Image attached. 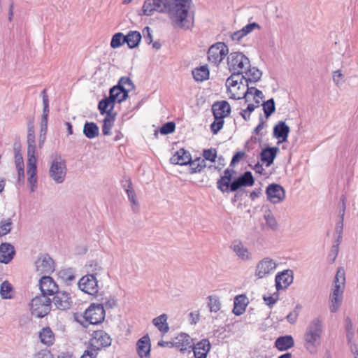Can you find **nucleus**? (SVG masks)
<instances>
[{
  "label": "nucleus",
  "mask_w": 358,
  "mask_h": 358,
  "mask_svg": "<svg viewBox=\"0 0 358 358\" xmlns=\"http://www.w3.org/2000/svg\"><path fill=\"white\" fill-rule=\"evenodd\" d=\"M166 16L174 28L191 29L194 24L192 0H171Z\"/></svg>",
  "instance_id": "obj_1"
},
{
  "label": "nucleus",
  "mask_w": 358,
  "mask_h": 358,
  "mask_svg": "<svg viewBox=\"0 0 358 358\" xmlns=\"http://www.w3.org/2000/svg\"><path fill=\"white\" fill-rule=\"evenodd\" d=\"M236 171L227 169L224 175L217 180V187L222 193L236 192L242 187H250L254 184L253 176L250 171L245 172L242 176L235 178Z\"/></svg>",
  "instance_id": "obj_2"
},
{
  "label": "nucleus",
  "mask_w": 358,
  "mask_h": 358,
  "mask_svg": "<svg viewBox=\"0 0 358 358\" xmlns=\"http://www.w3.org/2000/svg\"><path fill=\"white\" fill-rule=\"evenodd\" d=\"M27 182L31 192H34L37 187V158L36 157V142L34 131L32 128L28 129L27 134Z\"/></svg>",
  "instance_id": "obj_3"
},
{
  "label": "nucleus",
  "mask_w": 358,
  "mask_h": 358,
  "mask_svg": "<svg viewBox=\"0 0 358 358\" xmlns=\"http://www.w3.org/2000/svg\"><path fill=\"white\" fill-rule=\"evenodd\" d=\"M322 320L320 317L313 319L307 325L303 334V341L305 348L310 354L317 353L322 343Z\"/></svg>",
  "instance_id": "obj_4"
},
{
  "label": "nucleus",
  "mask_w": 358,
  "mask_h": 358,
  "mask_svg": "<svg viewBox=\"0 0 358 358\" xmlns=\"http://www.w3.org/2000/svg\"><path fill=\"white\" fill-rule=\"evenodd\" d=\"M128 91L120 86H114L110 90L109 97L102 99L99 103V110L101 114L106 111H113L115 103H121L128 96Z\"/></svg>",
  "instance_id": "obj_5"
},
{
  "label": "nucleus",
  "mask_w": 358,
  "mask_h": 358,
  "mask_svg": "<svg viewBox=\"0 0 358 358\" xmlns=\"http://www.w3.org/2000/svg\"><path fill=\"white\" fill-rule=\"evenodd\" d=\"M49 176L58 184L62 183L66 175V165L65 160L57 152L52 153L49 162Z\"/></svg>",
  "instance_id": "obj_6"
},
{
  "label": "nucleus",
  "mask_w": 358,
  "mask_h": 358,
  "mask_svg": "<svg viewBox=\"0 0 358 358\" xmlns=\"http://www.w3.org/2000/svg\"><path fill=\"white\" fill-rule=\"evenodd\" d=\"M227 66L230 72L243 74L250 67L249 59L240 52H233L227 57Z\"/></svg>",
  "instance_id": "obj_7"
},
{
  "label": "nucleus",
  "mask_w": 358,
  "mask_h": 358,
  "mask_svg": "<svg viewBox=\"0 0 358 358\" xmlns=\"http://www.w3.org/2000/svg\"><path fill=\"white\" fill-rule=\"evenodd\" d=\"M102 305L92 304L84 313L81 324L87 327L89 324H98L101 323L105 318V310Z\"/></svg>",
  "instance_id": "obj_8"
},
{
  "label": "nucleus",
  "mask_w": 358,
  "mask_h": 358,
  "mask_svg": "<svg viewBox=\"0 0 358 358\" xmlns=\"http://www.w3.org/2000/svg\"><path fill=\"white\" fill-rule=\"evenodd\" d=\"M31 314L36 317H43L51 309L50 299L44 295L36 296L30 303Z\"/></svg>",
  "instance_id": "obj_9"
},
{
  "label": "nucleus",
  "mask_w": 358,
  "mask_h": 358,
  "mask_svg": "<svg viewBox=\"0 0 358 358\" xmlns=\"http://www.w3.org/2000/svg\"><path fill=\"white\" fill-rule=\"evenodd\" d=\"M277 262L271 257H264L259 260L256 266L255 275L262 279L273 274L277 268Z\"/></svg>",
  "instance_id": "obj_10"
},
{
  "label": "nucleus",
  "mask_w": 358,
  "mask_h": 358,
  "mask_svg": "<svg viewBox=\"0 0 358 358\" xmlns=\"http://www.w3.org/2000/svg\"><path fill=\"white\" fill-rule=\"evenodd\" d=\"M229 53V48L225 43L217 42L212 45L208 51V59L214 65H219Z\"/></svg>",
  "instance_id": "obj_11"
},
{
  "label": "nucleus",
  "mask_w": 358,
  "mask_h": 358,
  "mask_svg": "<svg viewBox=\"0 0 358 358\" xmlns=\"http://www.w3.org/2000/svg\"><path fill=\"white\" fill-rule=\"evenodd\" d=\"M171 0H145L143 6V15H152L155 12L166 15Z\"/></svg>",
  "instance_id": "obj_12"
},
{
  "label": "nucleus",
  "mask_w": 358,
  "mask_h": 358,
  "mask_svg": "<svg viewBox=\"0 0 358 358\" xmlns=\"http://www.w3.org/2000/svg\"><path fill=\"white\" fill-rule=\"evenodd\" d=\"M241 82H244L243 74L231 73V75L227 78L226 86L227 87L229 96L231 99H242L243 92H238L236 90V86L241 84Z\"/></svg>",
  "instance_id": "obj_13"
},
{
  "label": "nucleus",
  "mask_w": 358,
  "mask_h": 358,
  "mask_svg": "<svg viewBox=\"0 0 358 358\" xmlns=\"http://www.w3.org/2000/svg\"><path fill=\"white\" fill-rule=\"evenodd\" d=\"M267 199L273 204L282 202L285 199V191L284 188L275 183L269 185L266 189Z\"/></svg>",
  "instance_id": "obj_14"
},
{
  "label": "nucleus",
  "mask_w": 358,
  "mask_h": 358,
  "mask_svg": "<svg viewBox=\"0 0 358 358\" xmlns=\"http://www.w3.org/2000/svg\"><path fill=\"white\" fill-rule=\"evenodd\" d=\"M80 289L85 293L90 295H94L98 292V281L95 276L92 275H85L78 281Z\"/></svg>",
  "instance_id": "obj_15"
},
{
  "label": "nucleus",
  "mask_w": 358,
  "mask_h": 358,
  "mask_svg": "<svg viewBox=\"0 0 358 358\" xmlns=\"http://www.w3.org/2000/svg\"><path fill=\"white\" fill-rule=\"evenodd\" d=\"M111 344L110 336L104 331H96L92 334L90 340V345L93 350H99L103 348L108 347Z\"/></svg>",
  "instance_id": "obj_16"
},
{
  "label": "nucleus",
  "mask_w": 358,
  "mask_h": 358,
  "mask_svg": "<svg viewBox=\"0 0 358 358\" xmlns=\"http://www.w3.org/2000/svg\"><path fill=\"white\" fill-rule=\"evenodd\" d=\"M36 271L39 275L50 274L54 269V262L48 255L38 257L35 262Z\"/></svg>",
  "instance_id": "obj_17"
},
{
  "label": "nucleus",
  "mask_w": 358,
  "mask_h": 358,
  "mask_svg": "<svg viewBox=\"0 0 358 358\" xmlns=\"http://www.w3.org/2000/svg\"><path fill=\"white\" fill-rule=\"evenodd\" d=\"M53 295L52 303L57 309L64 310L71 308L72 299L69 292L57 291Z\"/></svg>",
  "instance_id": "obj_18"
},
{
  "label": "nucleus",
  "mask_w": 358,
  "mask_h": 358,
  "mask_svg": "<svg viewBox=\"0 0 358 358\" xmlns=\"http://www.w3.org/2000/svg\"><path fill=\"white\" fill-rule=\"evenodd\" d=\"M230 248L241 260L249 262L252 259V252L241 241H234Z\"/></svg>",
  "instance_id": "obj_19"
},
{
  "label": "nucleus",
  "mask_w": 358,
  "mask_h": 358,
  "mask_svg": "<svg viewBox=\"0 0 358 358\" xmlns=\"http://www.w3.org/2000/svg\"><path fill=\"white\" fill-rule=\"evenodd\" d=\"M343 287L334 286L329 296V310L331 313L338 310L343 301Z\"/></svg>",
  "instance_id": "obj_20"
},
{
  "label": "nucleus",
  "mask_w": 358,
  "mask_h": 358,
  "mask_svg": "<svg viewBox=\"0 0 358 358\" xmlns=\"http://www.w3.org/2000/svg\"><path fill=\"white\" fill-rule=\"evenodd\" d=\"M39 287L42 295H53L58 290V286L55 280L50 276L44 275L39 280Z\"/></svg>",
  "instance_id": "obj_21"
},
{
  "label": "nucleus",
  "mask_w": 358,
  "mask_h": 358,
  "mask_svg": "<svg viewBox=\"0 0 358 358\" xmlns=\"http://www.w3.org/2000/svg\"><path fill=\"white\" fill-rule=\"evenodd\" d=\"M293 282V274L291 270H285L275 276L277 291L286 289Z\"/></svg>",
  "instance_id": "obj_22"
},
{
  "label": "nucleus",
  "mask_w": 358,
  "mask_h": 358,
  "mask_svg": "<svg viewBox=\"0 0 358 358\" xmlns=\"http://www.w3.org/2000/svg\"><path fill=\"white\" fill-rule=\"evenodd\" d=\"M289 127L284 121L278 122L273 128V136L278 140V144L286 142L289 133Z\"/></svg>",
  "instance_id": "obj_23"
},
{
  "label": "nucleus",
  "mask_w": 358,
  "mask_h": 358,
  "mask_svg": "<svg viewBox=\"0 0 358 358\" xmlns=\"http://www.w3.org/2000/svg\"><path fill=\"white\" fill-rule=\"evenodd\" d=\"M150 340L148 335L137 341L136 350L141 358H150Z\"/></svg>",
  "instance_id": "obj_24"
},
{
  "label": "nucleus",
  "mask_w": 358,
  "mask_h": 358,
  "mask_svg": "<svg viewBox=\"0 0 358 358\" xmlns=\"http://www.w3.org/2000/svg\"><path fill=\"white\" fill-rule=\"evenodd\" d=\"M212 110L214 117L224 118L231 113V107L226 101H222L215 103L212 106Z\"/></svg>",
  "instance_id": "obj_25"
},
{
  "label": "nucleus",
  "mask_w": 358,
  "mask_h": 358,
  "mask_svg": "<svg viewBox=\"0 0 358 358\" xmlns=\"http://www.w3.org/2000/svg\"><path fill=\"white\" fill-rule=\"evenodd\" d=\"M173 345L180 351H185L192 348L194 343L192 338L188 334L182 333L176 337Z\"/></svg>",
  "instance_id": "obj_26"
},
{
  "label": "nucleus",
  "mask_w": 358,
  "mask_h": 358,
  "mask_svg": "<svg viewBox=\"0 0 358 358\" xmlns=\"http://www.w3.org/2000/svg\"><path fill=\"white\" fill-rule=\"evenodd\" d=\"M191 159L190 153L181 148L171 157L170 161L173 164L187 165L191 162Z\"/></svg>",
  "instance_id": "obj_27"
},
{
  "label": "nucleus",
  "mask_w": 358,
  "mask_h": 358,
  "mask_svg": "<svg viewBox=\"0 0 358 358\" xmlns=\"http://www.w3.org/2000/svg\"><path fill=\"white\" fill-rule=\"evenodd\" d=\"M15 255V250L13 245L8 243H1L0 245V262L8 264Z\"/></svg>",
  "instance_id": "obj_28"
},
{
  "label": "nucleus",
  "mask_w": 358,
  "mask_h": 358,
  "mask_svg": "<svg viewBox=\"0 0 358 358\" xmlns=\"http://www.w3.org/2000/svg\"><path fill=\"white\" fill-rule=\"evenodd\" d=\"M279 151L280 150L277 147L266 148L263 149L260 155L261 161L263 163H265L267 167L270 166L273 164Z\"/></svg>",
  "instance_id": "obj_29"
},
{
  "label": "nucleus",
  "mask_w": 358,
  "mask_h": 358,
  "mask_svg": "<svg viewBox=\"0 0 358 358\" xmlns=\"http://www.w3.org/2000/svg\"><path fill=\"white\" fill-rule=\"evenodd\" d=\"M196 358H206L210 349L208 340L203 339L192 347Z\"/></svg>",
  "instance_id": "obj_30"
},
{
  "label": "nucleus",
  "mask_w": 358,
  "mask_h": 358,
  "mask_svg": "<svg viewBox=\"0 0 358 358\" xmlns=\"http://www.w3.org/2000/svg\"><path fill=\"white\" fill-rule=\"evenodd\" d=\"M41 342L48 346L52 345L55 340V334L50 327L43 328L38 334Z\"/></svg>",
  "instance_id": "obj_31"
},
{
  "label": "nucleus",
  "mask_w": 358,
  "mask_h": 358,
  "mask_svg": "<svg viewBox=\"0 0 358 358\" xmlns=\"http://www.w3.org/2000/svg\"><path fill=\"white\" fill-rule=\"evenodd\" d=\"M167 320L168 316L164 313L152 320L153 325L156 327L162 334H165L169 331Z\"/></svg>",
  "instance_id": "obj_32"
},
{
  "label": "nucleus",
  "mask_w": 358,
  "mask_h": 358,
  "mask_svg": "<svg viewBox=\"0 0 358 358\" xmlns=\"http://www.w3.org/2000/svg\"><path fill=\"white\" fill-rule=\"evenodd\" d=\"M294 341L292 336H284L277 338L275 342V346L280 351L287 350L292 348Z\"/></svg>",
  "instance_id": "obj_33"
},
{
  "label": "nucleus",
  "mask_w": 358,
  "mask_h": 358,
  "mask_svg": "<svg viewBox=\"0 0 358 358\" xmlns=\"http://www.w3.org/2000/svg\"><path fill=\"white\" fill-rule=\"evenodd\" d=\"M142 36L139 31H130L126 36H124L125 43L128 45L129 48H134L137 47L141 42Z\"/></svg>",
  "instance_id": "obj_34"
},
{
  "label": "nucleus",
  "mask_w": 358,
  "mask_h": 358,
  "mask_svg": "<svg viewBox=\"0 0 358 358\" xmlns=\"http://www.w3.org/2000/svg\"><path fill=\"white\" fill-rule=\"evenodd\" d=\"M262 76V72L255 67L248 68L245 72H243L244 81L246 83V85L249 82L256 83Z\"/></svg>",
  "instance_id": "obj_35"
},
{
  "label": "nucleus",
  "mask_w": 358,
  "mask_h": 358,
  "mask_svg": "<svg viewBox=\"0 0 358 358\" xmlns=\"http://www.w3.org/2000/svg\"><path fill=\"white\" fill-rule=\"evenodd\" d=\"M122 185L127 194L129 201H131V203L133 205V206H132L133 210H136L138 208V202L136 199V194H135L134 190L133 189V188L131 187V182L130 180L127 179L124 181H123Z\"/></svg>",
  "instance_id": "obj_36"
},
{
  "label": "nucleus",
  "mask_w": 358,
  "mask_h": 358,
  "mask_svg": "<svg viewBox=\"0 0 358 358\" xmlns=\"http://www.w3.org/2000/svg\"><path fill=\"white\" fill-rule=\"evenodd\" d=\"M83 134L90 139L97 137L99 134V127L92 122H87L83 127Z\"/></svg>",
  "instance_id": "obj_37"
},
{
  "label": "nucleus",
  "mask_w": 358,
  "mask_h": 358,
  "mask_svg": "<svg viewBox=\"0 0 358 358\" xmlns=\"http://www.w3.org/2000/svg\"><path fill=\"white\" fill-rule=\"evenodd\" d=\"M105 113L106 115L103 122L102 132L103 135H110L115 121V115L112 114V111H106L103 113Z\"/></svg>",
  "instance_id": "obj_38"
},
{
  "label": "nucleus",
  "mask_w": 358,
  "mask_h": 358,
  "mask_svg": "<svg viewBox=\"0 0 358 358\" xmlns=\"http://www.w3.org/2000/svg\"><path fill=\"white\" fill-rule=\"evenodd\" d=\"M192 75H193L194 78L196 81L202 82L208 78L209 71L206 66H202L199 68L194 69L192 71Z\"/></svg>",
  "instance_id": "obj_39"
},
{
  "label": "nucleus",
  "mask_w": 358,
  "mask_h": 358,
  "mask_svg": "<svg viewBox=\"0 0 358 358\" xmlns=\"http://www.w3.org/2000/svg\"><path fill=\"white\" fill-rule=\"evenodd\" d=\"M243 296H238L235 298L233 312L236 315H241L245 310L246 303Z\"/></svg>",
  "instance_id": "obj_40"
},
{
  "label": "nucleus",
  "mask_w": 358,
  "mask_h": 358,
  "mask_svg": "<svg viewBox=\"0 0 358 358\" xmlns=\"http://www.w3.org/2000/svg\"><path fill=\"white\" fill-rule=\"evenodd\" d=\"M191 173H197L201 171L206 166V162L203 159L198 157L194 160H192L189 163Z\"/></svg>",
  "instance_id": "obj_41"
},
{
  "label": "nucleus",
  "mask_w": 358,
  "mask_h": 358,
  "mask_svg": "<svg viewBox=\"0 0 358 358\" xmlns=\"http://www.w3.org/2000/svg\"><path fill=\"white\" fill-rule=\"evenodd\" d=\"M208 306L210 313H217L221 308V301L217 296H209L208 297Z\"/></svg>",
  "instance_id": "obj_42"
},
{
  "label": "nucleus",
  "mask_w": 358,
  "mask_h": 358,
  "mask_svg": "<svg viewBox=\"0 0 358 358\" xmlns=\"http://www.w3.org/2000/svg\"><path fill=\"white\" fill-rule=\"evenodd\" d=\"M87 271L89 273L87 275H92L96 278L103 272V268L96 262H92L87 264Z\"/></svg>",
  "instance_id": "obj_43"
},
{
  "label": "nucleus",
  "mask_w": 358,
  "mask_h": 358,
  "mask_svg": "<svg viewBox=\"0 0 358 358\" xmlns=\"http://www.w3.org/2000/svg\"><path fill=\"white\" fill-rule=\"evenodd\" d=\"M12 285L8 281H4L0 288L1 296L3 299H10L12 298Z\"/></svg>",
  "instance_id": "obj_44"
},
{
  "label": "nucleus",
  "mask_w": 358,
  "mask_h": 358,
  "mask_svg": "<svg viewBox=\"0 0 358 358\" xmlns=\"http://www.w3.org/2000/svg\"><path fill=\"white\" fill-rule=\"evenodd\" d=\"M264 217L268 227L272 229H275L277 228V221L270 210L268 209L265 210Z\"/></svg>",
  "instance_id": "obj_45"
},
{
  "label": "nucleus",
  "mask_w": 358,
  "mask_h": 358,
  "mask_svg": "<svg viewBox=\"0 0 358 358\" xmlns=\"http://www.w3.org/2000/svg\"><path fill=\"white\" fill-rule=\"evenodd\" d=\"M98 305H102L103 309H112L117 305V300L114 296H108L102 299L101 303Z\"/></svg>",
  "instance_id": "obj_46"
},
{
  "label": "nucleus",
  "mask_w": 358,
  "mask_h": 358,
  "mask_svg": "<svg viewBox=\"0 0 358 358\" xmlns=\"http://www.w3.org/2000/svg\"><path fill=\"white\" fill-rule=\"evenodd\" d=\"M332 79L334 85L338 87L342 86L345 82V76L342 73L341 70L333 71Z\"/></svg>",
  "instance_id": "obj_47"
},
{
  "label": "nucleus",
  "mask_w": 358,
  "mask_h": 358,
  "mask_svg": "<svg viewBox=\"0 0 358 358\" xmlns=\"http://www.w3.org/2000/svg\"><path fill=\"white\" fill-rule=\"evenodd\" d=\"M12 221L10 218L0 222V236L8 234L12 229Z\"/></svg>",
  "instance_id": "obj_48"
},
{
  "label": "nucleus",
  "mask_w": 358,
  "mask_h": 358,
  "mask_svg": "<svg viewBox=\"0 0 358 358\" xmlns=\"http://www.w3.org/2000/svg\"><path fill=\"white\" fill-rule=\"evenodd\" d=\"M124 43V35L122 33H117L112 37L110 46L113 48H117Z\"/></svg>",
  "instance_id": "obj_49"
},
{
  "label": "nucleus",
  "mask_w": 358,
  "mask_h": 358,
  "mask_svg": "<svg viewBox=\"0 0 358 358\" xmlns=\"http://www.w3.org/2000/svg\"><path fill=\"white\" fill-rule=\"evenodd\" d=\"M345 280V271L343 268H340L337 271L336 275L335 276L334 286H339V287H343Z\"/></svg>",
  "instance_id": "obj_50"
},
{
  "label": "nucleus",
  "mask_w": 358,
  "mask_h": 358,
  "mask_svg": "<svg viewBox=\"0 0 358 358\" xmlns=\"http://www.w3.org/2000/svg\"><path fill=\"white\" fill-rule=\"evenodd\" d=\"M263 109L266 117H268L275 111V103L273 99L268 100L263 104Z\"/></svg>",
  "instance_id": "obj_51"
},
{
  "label": "nucleus",
  "mask_w": 358,
  "mask_h": 358,
  "mask_svg": "<svg viewBox=\"0 0 358 358\" xmlns=\"http://www.w3.org/2000/svg\"><path fill=\"white\" fill-rule=\"evenodd\" d=\"M215 120L210 125V129L214 134H217L223 127L224 121L223 118L214 117Z\"/></svg>",
  "instance_id": "obj_52"
},
{
  "label": "nucleus",
  "mask_w": 358,
  "mask_h": 358,
  "mask_svg": "<svg viewBox=\"0 0 358 358\" xmlns=\"http://www.w3.org/2000/svg\"><path fill=\"white\" fill-rule=\"evenodd\" d=\"M117 86L122 87V88L125 89L128 92L131 91L134 87L131 80L128 77H122L120 78Z\"/></svg>",
  "instance_id": "obj_53"
},
{
  "label": "nucleus",
  "mask_w": 358,
  "mask_h": 358,
  "mask_svg": "<svg viewBox=\"0 0 358 358\" xmlns=\"http://www.w3.org/2000/svg\"><path fill=\"white\" fill-rule=\"evenodd\" d=\"M203 159L210 161L211 162H214L217 157V151L215 149H207L204 150L203 152Z\"/></svg>",
  "instance_id": "obj_54"
},
{
  "label": "nucleus",
  "mask_w": 358,
  "mask_h": 358,
  "mask_svg": "<svg viewBox=\"0 0 358 358\" xmlns=\"http://www.w3.org/2000/svg\"><path fill=\"white\" fill-rule=\"evenodd\" d=\"M279 299V294L278 292H275L271 295L266 296L264 295L263 296V299L270 308H271L278 300Z\"/></svg>",
  "instance_id": "obj_55"
},
{
  "label": "nucleus",
  "mask_w": 358,
  "mask_h": 358,
  "mask_svg": "<svg viewBox=\"0 0 358 358\" xmlns=\"http://www.w3.org/2000/svg\"><path fill=\"white\" fill-rule=\"evenodd\" d=\"M175 127V124L173 122H169L161 127L160 132L162 134H169L174 131Z\"/></svg>",
  "instance_id": "obj_56"
},
{
  "label": "nucleus",
  "mask_w": 358,
  "mask_h": 358,
  "mask_svg": "<svg viewBox=\"0 0 358 358\" xmlns=\"http://www.w3.org/2000/svg\"><path fill=\"white\" fill-rule=\"evenodd\" d=\"M260 29V26L259 24H257L256 22H252V23L248 24L247 25L243 27L242 28V30H243V34H245V36H247L248 34L252 32L255 29Z\"/></svg>",
  "instance_id": "obj_57"
},
{
  "label": "nucleus",
  "mask_w": 358,
  "mask_h": 358,
  "mask_svg": "<svg viewBox=\"0 0 358 358\" xmlns=\"http://www.w3.org/2000/svg\"><path fill=\"white\" fill-rule=\"evenodd\" d=\"M246 90L245 92H242V98H244L245 99V101L248 102L250 100L251 96L254 98V96L255 95V90H258L255 87H245Z\"/></svg>",
  "instance_id": "obj_58"
},
{
  "label": "nucleus",
  "mask_w": 358,
  "mask_h": 358,
  "mask_svg": "<svg viewBox=\"0 0 358 358\" xmlns=\"http://www.w3.org/2000/svg\"><path fill=\"white\" fill-rule=\"evenodd\" d=\"M344 212H345V205L343 204L340 220L336 224V229H335V231L338 235V238L341 237V234L343 232Z\"/></svg>",
  "instance_id": "obj_59"
},
{
  "label": "nucleus",
  "mask_w": 358,
  "mask_h": 358,
  "mask_svg": "<svg viewBox=\"0 0 358 358\" xmlns=\"http://www.w3.org/2000/svg\"><path fill=\"white\" fill-rule=\"evenodd\" d=\"M151 32V29L149 27H146L143 29V38L148 44H150L152 42V36Z\"/></svg>",
  "instance_id": "obj_60"
},
{
  "label": "nucleus",
  "mask_w": 358,
  "mask_h": 358,
  "mask_svg": "<svg viewBox=\"0 0 358 358\" xmlns=\"http://www.w3.org/2000/svg\"><path fill=\"white\" fill-rule=\"evenodd\" d=\"M34 358H55L49 350H43L34 355Z\"/></svg>",
  "instance_id": "obj_61"
},
{
  "label": "nucleus",
  "mask_w": 358,
  "mask_h": 358,
  "mask_svg": "<svg viewBox=\"0 0 358 358\" xmlns=\"http://www.w3.org/2000/svg\"><path fill=\"white\" fill-rule=\"evenodd\" d=\"M244 36H245V34H243L242 29L238 30V31H236L234 32L231 35V39L233 41H240Z\"/></svg>",
  "instance_id": "obj_62"
},
{
  "label": "nucleus",
  "mask_w": 358,
  "mask_h": 358,
  "mask_svg": "<svg viewBox=\"0 0 358 358\" xmlns=\"http://www.w3.org/2000/svg\"><path fill=\"white\" fill-rule=\"evenodd\" d=\"M245 153L243 152H236L232 159H231V166H234L235 165L236 163H238L244 156Z\"/></svg>",
  "instance_id": "obj_63"
},
{
  "label": "nucleus",
  "mask_w": 358,
  "mask_h": 358,
  "mask_svg": "<svg viewBox=\"0 0 358 358\" xmlns=\"http://www.w3.org/2000/svg\"><path fill=\"white\" fill-rule=\"evenodd\" d=\"M264 98V95L262 91L255 90V95L254 96V103H255L258 107L260 104L261 100Z\"/></svg>",
  "instance_id": "obj_64"
}]
</instances>
